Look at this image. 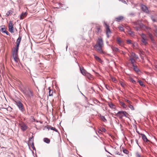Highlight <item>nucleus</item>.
I'll list each match as a JSON object with an SVG mask.
<instances>
[{"mask_svg": "<svg viewBox=\"0 0 157 157\" xmlns=\"http://www.w3.org/2000/svg\"><path fill=\"white\" fill-rule=\"evenodd\" d=\"M147 39H141V41L143 44L146 45L147 44Z\"/></svg>", "mask_w": 157, "mask_h": 157, "instance_id": "2f4dec72", "label": "nucleus"}, {"mask_svg": "<svg viewBox=\"0 0 157 157\" xmlns=\"http://www.w3.org/2000/svg\"><path fill=\"white\" fill-rule=\"evenodd\" d=\"M138 21H137V22H135V25H137V23H138Z\"/></svg>", "mask_w": 157, "mask_h": 157, "instance_id": "13d9d810", "label": "nucleus"}, {"mask_svg": "<svg viewBox=\"0 0 157 157\" xmlns=\"http://www.w3.org/2000/svg\"><path fill=\"white\" fill-rule=\"evenodd\" d=\"M125 101L127 102L128 104H130L131 103V102L129 100L127 99H125Z\"/></svg>", "mask_w": 157, "mask_h": 157, "instance_id": "a19ab883", "label": "nucleus"}, {"mask_svg": "<svg viewBox=\"0 0 157 157\" xmlns=\"http://www.w3.org/2000/svg\"><path fill=\"white\" fill-rule=\"evenodd\" d=\"M124 18L122 16H119V17H116L115 19L116 21L118 22H120Z\"/></svg>", "mask_w": 157, "mask_h": 157, "instance_id": "4be33fe9", "label": "nucleus"}, {"mask_svg": "<svg viewBox=\"0 0 157 157\" xmlns=\"http://www.w3.org/2000/svg\"><path fill=\"white\" fill-rule=\"evenodd\" d=\"M94 58L95 59H96L100 63H101L102 62V60L101 59L99 58V57L97 56H96L95 55H94Z\"/></svg>", "mask_w": 157, "mask_h": 157, "instance_id": "bb28decb", "label": "nucleus"}, {"mask_svg": "<svg viewBox=\"0 0 157 157\" xmlns=\"http://www.w3.org/2000/svg\"><path fill=\"white\" fill-rule=\"evenodd\" d=\"M136 132L139 135H141V133H140L137 130V129H136Z\"/></svg>", "mask_w": 157, "mask_h": 157, "instance_id": "603ef678", "label": "nucleus"}, {"mask_svg": "<svg viewBox=\"0 0 157 157\" xmlns=\"http://www.w3.org/2000/svg\"><path fill=\"white\" fill-rule=\"evenodd\" d=\"M117 41L119 45L123 47L124 45V41L122 40L120 38L118 37L117 39Z\"/></svg>", "mask_w": 157, "mask_h": 157, "instance_id": "0eeeda50", "label": "nucleus"}, {"mask_svg": "<svg viewBox=\"0 0 157 157\" xmlns=\"http://www.w3.org/2000/svg\"><path fill=\"white\" fill-rule=\"evenodd\" d=\"M9 31L12 33L14 32V31L13 30V26L12 23L10 21L9 23Z\"/></svg>", "mask_w": 157, "mask_h": 157, "instance_id": "f8f14e48", "label": "nucleus"}, {"mask_svg": "<svg viewBox=\"0 0 157 157\" xmlns=\"http://www.w3.org/2000/svg\"><path fill=\"white\" fill-rule=\"evenodd\" d=\"M19 124L21 129L23 131H25L28 128L26 124L23 122H21Z\"/></svg>", "mask_w": 157, "mask_h": 157, "instance_id": "39448f33", "label": "nucleus"}, {"mask_svg": "<svg viewBox=\"0 0 157 157\" xmlns=\"http://www.w3.org/2000/svg\"><path fill=\"white\" fill-rule=\"evenodd\" d=\"M123 151L124 153L126 154H128V151L127 149H125L123 150Z\"/></svg>", "mask_w": 157, "mask_h": 157, "instance_id": "4c0bfd02", "label": "nucleus"}, {"mask_svg": "<svg viewBox=\"0 0 157 157\" xmlns=\"http://www.w3.org/2000/svg\"><path fill=\"white\" fill-rule=\"evenodd\" d=\"M0 28L1 29H0V31L2 33H5L7 35H9V33L8 31L6 30L4 26H2L1 27H0Z\"/></svg>", "mask_w": 157, "mask_h": 157, "instance_id": "9b49d317", "label": "nucleus"}, {"mask_svg": "<svg viewBox=\"0 0 157 157\" xmlns=\"http://www.w3.org/2000/svg\"><path fill=\"white\" fill-rule=\"evenodd\" d=\"M129 107L132 110H134V107L132 105H129Z\"/></svg>", "mask_w": 157, "mask_h": 157, "instance_id": "ea45409f", "label": "nucleus"}, {"mask_svg": "<svg viewBox=\"0 0 157 157\" xmlns=\"http://www.w3.org/2000/svg\"><path fill=\"white\" fill-rule=\"evenodd\" d=\"M155 35L157 37V27L156 29L155 30Z\"/></svg>", "mask_w": 157, "mask_h": 157, "instance_id": "de8ad7c7", "label": "nucleus"}, {"mask_svg": "<svg viewBox=\"0 0 157 157\" xmlns=\"http://www.w3.org/2000/svg\"><path fill=\"white\" fill-rule=\"evenodd\" d=\"M127 42L129 44H132L131 41L130 40H127Z\"/></svg>", "mask_w": 157, "mask_h": 157, "instance_id": "c03bdc74", "label": "nucleus"}, {"mask_svg": "<svg viewBox=\"0 0 157 157\" xmlns=\"http://www.w3.org/2000/svg\"><path fill=\"white\" fill-rule=\"evenodd\" d=\"M103 47L104 44L102 39L101 38H98L96 44L94 46V48L98 53L101 54H105L106 53L102 50V48Z\"/></svg>", "mask_w": 157, "mask_h": 157, "instance_id": "f257e3e1", "label": "nucleus"}, {"mask_svg": "<svg viewBox=\"0 0 157 157\" xmlns=\"http://www.w3.org/2000/svg\"><path fill=\"white\" fill-rule=\"evenodd\" d=\"M141 135L142 136L143 140L145 143H147L150 142V141L148 140L147 137L144 134H141Z\"/></svg>", "mask_w": 157, "mask_h": 157, "instance_id": "ddd939ff", "label": "nucleus"}, {"mask_svg": "<svg viewBox=\"0 0 157 157\" xmlns=\"http://www.w3.org/2000/svg\"><path fill=\"white\" fill-rule=\"evenodd\" d=\"M119 82L122 87L125 88L126 86V85L124 82L120 81Z\"/></svg>", "mask_w": 157, "mask_h": 157, "instance_id": "a878e982", "label": "nucleus"}, {"mask_svg": "<svg viewBox=\"0 0 157 157\" xmlns=\"http://www.w3.org/2000/svg\"><path fill=\"white\" fill-rule=\"evenodd\" d=\"M112 80L113 82H114L116 80V79L115 78H112Z\"/></svg>", "mask_w": 157, "mask_h": 157, "instance_id": "864d4df0", "label": "nucleus"}, {"mask_svg": "<svg viewBox=\"0 0 157 157\" xmlns=\"http://www.w3.org/2000/svg\"><path fill=\"white\" fill-rule=\"evenodd\" d=\"M136 157H141L140 154H139L138 152H137L136 153Z\"/></svg>", "mask_w": 157, "mask_h": 157, "instance_id": "a18cd8bd", "label": "nucleus"}, {"mask_svg": "<svg viewBox=\"0 0 157 157\" xmlns=\"http://www.w3.org/2000/svg\"><path fill=\"white\" fill-rule=\"evenodd\" d=\"M130 60L131 61V63L132 64V66L136 65V64L134 63L136 62L135 60L134 59L130 58Z\"/></svg>", "mask_w": 157, "mask_h": 157, "instance_id": "5701e85b", "label": "nucleus"}, {"mask_svg": "<svg viewBox=\"0 0 157 157\" xmlns=\"http://www.w3.org/2000/svg\"><path fill=\"white\" fill-rule=\"evenodd\" d=\"M21 36H19V37L17 40L16 41V48H17V49H19V45H20V42L21 41Z\"/></svg>", "mask_w": 157, "mask_h": 157, "instance_id": "9d476101", "label": "nucleus"}, {"mask_svg": "<svg viewBox=\"0 0 157 157\" xmlns=\"http://www.w3.org/2000/svg\"><path fill=\"white\" fill-rule=\"evenodd\" d=\"M130 81L134 84H136V82L132 78H129Z\"/></svg>", "mask_w": 157, "mask_h": 157, "instance_id": "72a5a7b5", "label": "nucleus"}, {"mask_svg": "<svg viewBox=\"0 0 157 157\" xmlns=\"http://www.w3.org/2000/svg\"><path fill=\"white\" fill-rule=\"evenodd\" d=\"M48 129H50L51 130H53V131H55V132H57V130L55 127H52L51 126H50L48 127Z\"/></svg>", "mask_w": 157, "mask_h": 157, "instance_id": "cd10ccee", "label": "nucleus"}, {"mask_svg": "<svg viewBox=\"0 0 157 157\" xmlns=\"http://www.w3.org/2000/svg\"><path fill=\"white\" fill-rule=\"evenodd\" d=\"M27 15V13L26 12H23L20 15V19L21 20L23 19L25 17H26Z\"/></svg>", "mask_w": 157, "mask_h": 157, "instance_id": "6ab92c4d", "label": "nucleus"}, {"mask_svg": "<svg viewBox=\"0 0 157 157\" xmlns=\"http://www.w3.org/2000/svg\"><path fill=\"white\" fill-rule=\"evenodd\" d=\"M134 28L137 31L139 30L140 28H141L144 30L149 29V28L147 27L143 24H140L139 25V26H136Z\"/></svg>", "mask_w": 157, "mask_h": 157, "instance_id": "423d86ee", "label": "nucleus"}, {"mask_svg": "<svg viewBox=\"0 0 157 157\" xmlns=\"http://www.w3.org/2000/svg\"><path fill=\"white\" fill-rule=\"evenodd\" d=\"M48 89L49 90V96H50L52 95V94L53 93V90H51L50 87H49L48 88Z\"/></svg>", "mask_w": 157, "mask_h": 157, "instance_id": "c756f323", "label": "nucleus"}, {"mask_svg": "<svg viewBox=\"0 0 157 157\" xmlns=\"http://www.w3.org/2000/svg\"><path fill=\"white\" fill-rule=\"evenodd\" d=\"M120 104L121 106H122L124 108H126L127 107V105L123 102L121 101H119Z\"/></svg>", "mask_w": 157, "mask_h": 157, "instance_id": "b1692460", "label": "nucleus"}, {"mask_svg": "<svg viewBox=\"0 0 157 157\" xmlns=\"http://www.w3.org/2000/svg\"><path fill=\"white\" fill-rule=\"evenodd\" d=\"M129 33L131 35H132V34H133V32L131 31H129Z\"/></svg>", "mask_w": 157, "mask_h": 157, "instance_id": "3c124183", "label": "nucleus"}, {"mask_svg": "<svg viewBox=\"0 0 157 157\" xmlns=\"http://www.w3.org/2000/svg\"><path fill=\"white\" fill-rule=\"evenodd\" d=\"M110 108L114 110H116V106L111 102H109L108 104Z\"/></svg>", "mask_w": 157, "mask_h": 157, "instance_id": "dca6fc26", "label": "nucleus"}, {"mask_svg": "<svg viewBox=\"0 0 157 157\" xmlns=\"http://www.w3.org/2000/svg\"><path fill=\"white\" fill-rule=\"evenodd\" d=\"M120 53L124 55H125L126 54V52H124L123 51H121V52Z\"/></svg>", "mask_w": 157, "mask_h": 157, "instance_id": "49530a36", "label": "nucleus"}, {"mask_svg": "<svg viewBox=\"0 0 157 157\" xmlns=\"http://www.w3.org/2000/svg\"><path fill=\"white\" fill-rule=\"evenodd\" d=\"M101 120H102L104 122H106V120L105 119V117L104 116H101Z\"/></svg>", "mask_w": 157, "mask_h": 157, "instance_id": "c9c22d12", "label": "nucleus"}, {"mask_svg": "<svg viewBox=\"0 0 157 157\" xmlns=\"http://www.w3.org/2000/svg\"><path fill=\"white\" fill-rule=\"evenodd\" d=\"M131 56H129L130 58H132L133 59H138V56L137 55H136L135 53L134 52H132L130 53Z\"/></svg>", "mask_w": 157, "mask_h": 157, "instance_id": "2eb2a0df", "label": "nucleus"}, {"mask_svg": "<svg viewBox=\"0 0 157 157\" xmlns=\"http://www.w3.org/2000/svg\"><path fill=\"white\" fill-rule=\"evenodd\" d=\"M20 90L25 95L27 90L26 88L23 86H21L19 87Z\"/></svg>", "mask_w": 157, "mask_h": 157, "instance_id": "4468645a", "label": "nucleus"}, {"mask_svg": "<svg viewBox=\"0 0 157 157\" xmlns=\"http://www.w3.org/2000/svg\"><path fill=\"white\" fill-rule=\"evenodd\" d=\"M88 78H90L91 77V75L88 73V72L87 73V74L85 75Z\"/></svg>", "mask_w": 157, "mask_h": 157, "instance_id": "58836bf2", "label": "nucleus"}, {"mask_svg": "<svg viewBox=\"0 0 157 157\" xmlns=\"http://www.w3.org/2000/svg\"><path fill=\"white\" fill-rule=\"evenodd\" d=\"M131 142H132V140H131Z\"/></svg>", "mask_w": 157, "mask_h": 157, "instance_id": "bf43d9fd", "label": "nucleus"}, {"mask_svg": "<svg viewBox=\"0 0 157 157\" xmlns=\"http://www.w3.org/2000/svg\"><path fill=\"white\" fill-rule=\"evenodd\" d=\"M16 105L19 108V110L22 112H23L24 110V108L23 104L19 101H15Z\"/></svg>", "mask_w": 157, "mask_h": 157, "instance_id": "20e7f679", "label": "nucleus"}, {"mask_svg": "<svg viewBox=\"0 0 157 157\" xmlns=\"http://www.w3.org/2000/svg\"><path fill=\"white\" fill-rule=\"evenodd\" d=\"M97 31L99 33V32H101V29L99 27H98L97 28Z\"/></svg>", "mask_w": 157, "mask_h": 157, "instance_id": "37998d69", "label": "nucleus"}, {"mask_svg": "<svg viewBox=\"0 0 157 157\" xmlns=\"http://www.w3.org/2000/svg\"><path fill=\"white\" fill-rule=\"evenodd\" d=\"M80 71L81 73L82 74L84 75L85 76L87 73V71L84 69L83 67L81 68L80 67Z\"/></svg>", "mask_w": 157, "mask_h": 157, "instance_id": "a211bd4d", "label": "nucleus"}, {"mask_svg": "<svg viewBox=\"0 0 157 157\" xmlns=\"http://www.w3.org/2000/svg\"><path fill=\"white\" fill-rule=\"evenodd\" d=\"M119 30L121 31H123L124 30L123 28L122 27L120 26L119 27Z\"/></svg>", "mask_w": 157, "mask_h": 157, "instance_id": "79ce46f5", "label": "nucleus"}, {"mask_svg": "<svg viewBox=\"0 0 157 157\" xmlns=\"http://www.w3.org/2000/svg\"><path fill=\"white\" fill-rule=\"evenodd\" d=\"M122 2H123V3H126V1H125L123 0Z\"/></svg>", "mask_w": 157, "mask_h": 157, "instance_id": "4d7b16f0", "label": "nucleus"}, {"mask_svg": "<svg viewBox=\"0 0 157 157\" xmlns=\"http://www.w3.org/2000/svg\"><path fill=\"white\" fill-rule=\"evenodd\" d=\"M13 13V11L11 10H10L7 12V13H6V15L7 16H8L10 15V14H12V13Z\"/></svg>", "mask_w": 157, "mask_h": 157, "instance_id": "473e14b6", "label": "nucleus"}, {"mask_svg": "<svg viewBox=\"0 0 157 157\" xmlns=\"http://www.w3.org/2000/svg\"><path fill=\"white\" fill-rule=\"evenodd\" d=\"M138 82L139 83V84H140V85L141 86H144V83L142 81L140 80H138Z\"/></svg>", "mask_w": 157, "mask_h": 157, "instance_id": "f704fd0d", "label": "nucleus"}, {"mask_svg": "<svg viewBox=\"0 0 157 157\" xmlns=\"http://www.w3.org/2000/svg\"><path fill=\"white\" fill-rule=\"evenodd\" d=\"M14 60L16 62H18L19 60L18 57H13Z\"/></svg>", "mask_w": 157, "mask_h": 157, "instance_id": "e433bc0d", "label": "nucleus"}, {"mask_svg": "<svg viewBox=\"0 0 157 157\" xmlns=\"http://www.w3.org/2000/svg\"><path fill=\"white\" fill-rule=\"evenodd\" d=\"M133 48L135 49H137L138 48V44L136 42H134L132 44Z\"/></svg>", "mask_w": 157, "mask_h": 157, "instance_id": "393cba45", "label": "nucleus"}, {"mask_svg": "<svg viewBox=\"0 0 157 157\" xmlns=\"http://www.w3.org/2000/svg\"><path fill=\"white\" fill-rule=\"evenodd\" d=\"M26 98H31L33 96L32 92L30 90H27L26 93L25 94Z\"/></svg>", "mask_w": 157, "mask_h": 157, "instance_id": "6e6552de", "label": "nucleus"}, {"mask_svg": "<svg viewBox=\"0 0 157 157\" xmlns=\"http://www.w3.org/2000/svg\"><path fill=\"white\" fill-rule=\"evenodd\" d=\"M18 50V49H17V48H16V49L13 51V57H18L17 54Z\"/></svg>", "mask_w": 157, "mask_h": 157, "instance_id": "aec40b11", "label": "nucleus"}, {"mask_svg": "<svg viewBox=\"0 0 157 157\" xmlns=\"http://www.w3.org/2000/svg\"><path fill=\"white\" fill-rule=\"evenodd\" d=\"M135 141H136V143L140 147V146L139 145L138 143V140L136 139L135 140Z\"/></svg>", "mask_w": 157, "mask_h": 157, "instance_id": "09e8293b", "label": "nucleus"}, {"mask_svg": "<svg viewBox=\"0 0 157 157\" xmlns=\"http://www.w3.org/2000/svg\"><path fill=\"white\" fill-rule=\"evenodd\" d=\"M141 8L142 10L146 13H149L148 9L146 6L143 5H142L141 6Z\"/></svg>", "mask_w": 157, "mask_h": 157, "instance_id": "1a4fd4ad", "label": "nucleus"}, {"mask_svg": "<svg viewBox=\"0 0 157 157\" xmlns=\"http://www.w3.org/2000/svg\"><path fill=\"white\" fill-rule=\"evenodd\" d=\"M149 36L151 38L152 37V35L151 34H149Z\"/></svg>", "mask_w": 157, "mask_h": 157, "instance_id": "6e6d98bb", "label": "nucleus"}, {"mask_svg": "<svg viewBox=\"0 0 157 157\" xmlns=\"http://www.w3.org/2000/svg\"><path fill=\"white\" fill-rule=\"evenodd\" d=\"M104 24L105 27L106 34L107 35V37L109 38L110 37V35L111 33L109 26L105 22H104Z\"/></svg>", "mask_w": 157, "mask_h": 157, "instance_id": "7ed1b4c3", "label": "nucleus"}, {"mask_svg": "<svg viewBox=\"0 0 157 157\" xmlns=\"http://www.w3.org/2000/svg\"><path fill=\"white\" fill-rule=\"evenodd\" d=\"M140 35L142 37V39H147V36L144 34L142 33Z\"/></svg>", "mask_w": 157, "mask_h": 157, "instance_id": "7c9ffc66", "label": "nucleus"}, {"mask_svg": "<svg viewBox=\"0 0 157 157\" xmlns=\"http://www.w3.org/2000/svg\"><path fill=\"white\" fill-rule=\"evenodd\" d=\"M156 68V70H157V67Z\"/></svg>", "mask_w": 157, "mask_h": 157, "instance_id": "052dcab7", "label": "nucleus"}, {"mask_svg": "<svg viewBox=\"0 0 157 157\" xmlns=\"http://www.w3.org/2000/svg\"><path fill=\"white\" fill-rule=\"evenodd\" d=\"M151 19L153 21H154V22L156 21V20L152 17H151Z\"/></svg>", "mask_w": 157, "mask_h": 157, "instance_id": "8fccbe9b", "label": "nucleus"}, {"mask_svg": "<svg viewBox=\"0 0 157 157\" xmlns=\"http://www.w3.org/2000/svg\"><path fill=\"white\" fill-rule=\"evenodd\" d=\"M111 48L113 52L115 53H121V51L117 48L115 47H112Z\"/></svg>", "mask_w": 157, "mask_h": 157, "instance_id": "f3484780", "label": "nucleus"}, {"mask_svg": "<svg viewBox=\"0 0 157 157\" xmlns=\"http://www.w3.org/2000/svg\"><path fill=\"white\" fill-rule=\"evenodd\" d=\"M44 141L47 144H49L50 142V140L48 138H45L44 139Z\"/></svg>", "mask_w": 157, "mask_h": 157, "instance_id": "c85d7f7f", "label": "nucleus"}, {"mask_svg": "<svg viewBox=\"0 0 157 157\" xmlns=\"http://www.w3.org/2000/svg\"><path fill=\"white\" fill-rule=\"evenodd\" d=\"M102 130L104 132H105V131H106V130L104 128H103L102 129Z\"/></svg>", "mask_w": 157, "mask_h": 157, "instance_id": "5fc2aeb1", "label": "nucleus"}, {"mask_svg": "<svg viewBox=\"0 0 157 157\" xmlns=\"http://www.w3.org/2000/svg\"><path fill=\"white\" fill-rule=\"evenodd\" d=\"M128 114L125 111H119L115 114V116L118 117L120 119H122L124 117H128Z\"/></svg>", "mask_w": 157, "mask_h": 157, "instance_id": "f03ea898", "label": "nucleus"}, {"mask_svg": "<svg viewBox=\"0 0 157 157\" xmlns=\"http://www.w3.org/2000/svg\"><path fill=\"white\" fill-rule=\"evenodd\" d=\"M133 67V69L134 71L136 73H138L140 71V70L138 68L136 64L132 66Z\"/></svg>", "mask_w": 157, "mask_h": 157, "instance_id": "412c9836", "label": "nucleus"}]
</instances>
